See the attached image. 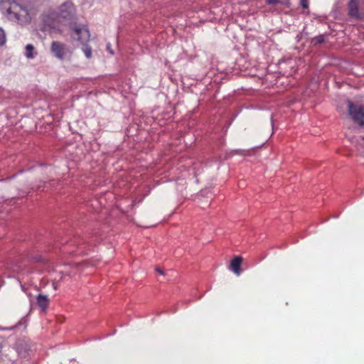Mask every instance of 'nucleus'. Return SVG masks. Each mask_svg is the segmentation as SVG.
Instances as JSON below:
<instances>
[{
  "label": "nucleus",
  "mask_w": 364,
  "mask_h": 364,
  "mask_svg": "<svg viewBox=\"0 0 364 364\" xmlns=\"http://www.w3.org/2000/svg\"><path fill=\"white\" fill-rule=\"evenodd\" d=\"M0 11L6 19L21 26L27 25L31 21L28 7L16 0H0Z\"/></svg>",
  "instance_id": "1"
},
{
  "label": "nucleus",
  "mask_w": 364,
  "mask_h": 364,
  "mask_svg": "<svg viewBox=\"0 0 364 364\" xmlns=\"http://www.w3.org/2000/svg\"><path fill=\"white\" fill-rule=\"evenodd\" d=\"M71 37L74 41H79L82 44V50L87 58L92 57V48L85 44L90 40V32L88 29L82 25H75L71 33Z\"/></svg>",
  "instance_id": "2"
},
{
  "label": "nucleus",
  "mask_w": 364,
  "mask_h": 364,
  "mask_svg": "<svg viewBox=\"0 0 364 364\" xmlns=\"http://www.w3.org/2000/svg\"><path fill=\"white\" fill-rule=\"evenodd\" d=\"M52 55L60 60H69L73 51L70 47L60 41H53L50 46Z\"/></svg>",
  "instance_id": "3"
},
{
  "label": "nucleus",
  "mask_w": 364,
  "mask_h": 364,
  "mask_svg": "<svg viewBox=\"0 0 364 364\" xmlns=\"http://www.w3.org/2000/svg\"><path fill=\"white\" fill-rule=\"evenodd\" d=\"M347 105L348 113L353 120L360 127H364V106L354 104L350 100H348Z\"/></svg>",
  "instance_id": "4"
},
{
  "label": "nucleus",
  "mask_w": 364,
  "mask_h": 364,
  "mask_svg": "<svg viewBox=\"0 0 364 364\" xmlns=\"http://www.w3.org/2000/svg\"><path fill=\"white\" fill-rule=\"evenodd\" d=\"M348 14L351 18L364 20V0H350Z\"/></svg>",
  "instance_id": "5"
},
{
  "label": "nucleus",
  "mask_w": 364,
  "mask_h": 364,
  "mask_svg": "<svg viewBox=\"0 0 364 364\" xmlns=\"http://www.w3.org/2000/svg\"><path fill=\"white\" fill-rule=\"evenodd\" d=\"M59 15L65 19H70L75 15V7L72 2L66 1L63 3L59 9Z\"/></svg>",
  "instance_id": "6"
},
{
  "label": "nucleus",
  "mask_w": 364,
  "mask_h": 364,
  "mask_svg": "<svg viewBox=\"0 0 364 364\" xmlns=\"http://www.w3.org/2000/svg\"><path fill=\"white\" fill-rule=\"evenodd\" d=\"M242 262V258L240 256H236L230 261V269L237 276L240 274V266Z\"/></svg>",
  "instance_id": "7"
},
{
  "label": "nucleus",
  "mask_w": 364,
  "mask_h": 364,
  "mask_svg": "<svg viewBox=\"0 0 364 364\" xmlns=\"http://www.w3.org/2000/svg\"><path fill=\"white\" fill-rule=\"evenodd\" d=\"M48 296L43 294H38L37 296V304L42 309H46L48 305Z\"/></svg>",
  "instance_id": "8"
},
{
  "label": "nucleus",
  "mask_w": 364,
  "mask_h": 364,
  "mask_svg": "<svg viewBox=\"0 0 364 364\" xmlns=\"http://www.w3.org/2000/svg\"><path fill=\"white\" fill-rule=\"evenodd\" d=\"M33 50H34L33 46L31 44H28L26 46V53H25L26 58H33V57H34Z\"/></svg>",
  "instance_id": "9"
},
{
  "label": "nucleus",
  "mask_w": 364,
  "mask_h": 364,
  "mask_svg": "<svg viewBox=\"0 0 364 364\" xmlns=\"http://www.w3.org/2000/svg\"><path fill=\"white\" fill-rule=\"evenodd\" d=\"M6 43V34L4 31L0 28V46Z\"/></svg>",
  "instance_id": "10"
},
{
  "label": "nucleus",
  "mask_w": 364,
  "mask_h": 364,
  "mask_svg": "<svg viewBox=\"0 0 364 364\" xmlns=\"http://www.w3.org/2000/svg\"><path fill=\"white\" fill-rule=\"evenodd\" d=\"M266 3L270 6H277L278 4H282V1L281 0H266Z\"/></svg>",
  "instance_id": "11"
},
{
  "label": "nucleus",
  "mask_w": 364,
  "mask_h": 364,
  "mask_svg": "<svg viewBox=\"0 0 364 364\" xmlns=\"http://www.w3.org/2000/svg\"><path fill=\"white\" fill-rule=\"evenodd\" d=\"M300 4L302 8L304 9H308L309 8V2L308 0H301Z\"/></svg>",
  "instance_id": "12"
},
{
  "label": "nucleus",
  "mask_w": 364,
  "mask_h": 364,
  "mask_svg": "<svg viewBox=\"0 0 364 364\" xmlns=\"http://www.w3.org/2000/svg\"><path fill=\"white\" fill-rule=\"evenodd\" d=\"M23 341H19V342L17 343L16 348H17V351H18V353H21V350H20V348L21 346H23Z\"/></svg>",
  "instance_id": "13"
},
{
  "label": "nucleus",
  "mask_w": 364,
  "mask_h": 364,
  "mask_svg": "<svg viewBox=\"0 0 364 364\" xmlns=\"http://www.w3.org/2000/svg\"><path fill=\"white\" fill-rule=\"evenodd\" d=\"M107 50L109 51V53L111 54V55H113L114 54V52L112 50V49L111 48V44L109 43H108L107 44Z\"/></svg>",
  "instance_id": "14"
},
{
  "label": "nucleus",
  "mask_w": 364,
  "mask_h": 364,
  "mask_svg": "<svg viewBox=\"0 0 364 364\" xmlns=\"http://www.w3.org/2000/svg\"><path fill=\"white\" fill-rule=\"evenodd\" d=\"M315 41L316 43H321L323 41V38L321 37V36H318L317 38H315Z\"/></svg>",
  "instance_id": "15"
},
{
  "label": "nucleus",
  "mask_w": 364,
  "mask_h": 364,
  "mask_svg": "<svg viewBox=\"0 0 364 364\" xmlns=\"http://www.w3.org/2000/svg\"><path fill=\"white\" fill-rule=\"evenodd\" d=\"M156 272H159V274H162V275L164 274V272H163V270H161V269H159V268H156Z\"/></svg>",
  "instance_id": "16"
},
{
  "label": "nucleus",
  "mask_w": 364,
  "mask_h": 364,
  "mask_svg": "<svg viewBox=\"0 0 364 364\" xmlns=\"http://www.w3.org/2000/svg\"><path fill=\"white\" fill-rule=\"evenodd\" d=\"M53 287H54V289H57V287H56V286H55V283H53Z\"/></svg>",
  "instance_id": "17"
},
{
  "label": "nucleus",
  "mask_w": 364,
  "mask_h": 364,
  "mask_svg": "<svg viewBox=\"0 0 364 364\" xmlns=\"http://www.w3.org/2000/svg\"><path fill=\"white\" fill-rule=\"evenodd\" d=\"M11 364H17L16 362H12Z\"/></svg>",
  "instance_id": "18"
}]
</instances>
